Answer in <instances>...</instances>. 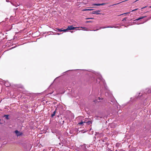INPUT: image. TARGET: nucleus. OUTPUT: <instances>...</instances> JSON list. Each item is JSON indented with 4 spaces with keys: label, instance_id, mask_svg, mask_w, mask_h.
Here are the masks:
<instances>
[{
    "label": "nucleus",
    "instance_id": "1",
    "mask_svg": "<svg viewBox=\"0 0 151 151\" xmlns=\"http://www.w3.org/2000/svg\"><path fill=\"white\" fill-rule=\"evenodd\" d=\"M15 132L16 133V135L17 136H20V135H21L22 134V132H19V131H18L17 130H15Z\"/></svg>",
    "mask_w": 151,
    "mask_h": 151
},
{
    "label": "nucleus",
    "instance_id": "2",
    "mask_svg": "<svg viewBox=\"0 0 151 151\" xmlns=\"http://www.w3.org/2000/svg\"><path fill=\"white\" fill-rule=\"evenodd\" d=\"M75 28L73 27L72 25H71L67 27V29L68 30H73L75 29Z\"/></svg>",
    "mask_w": 151,
    "mask_h": 151
},
{
    "label": "nucleus",
    "instance_id": "3",
    "mask_svg": "<svg viewBox=\"0 0 151 151\" xmlns=\"http://www.w3.org/2000/svg\"><path fill=\"white\" fill-rule=\"evenodd\" d=\"M100 12V11L99 10V11L93 12L92 13V14H96L97 15L101 14L99 13V12Z\"/></svg>",
    "mask_w": 151,
    "mask_h": 151
},
{
    "label": "nucleus",
    "instance_id": "4",
    "mask_svg": "<svg viewBox=\"0 0 151 151\" xmlns=\"http://www.w3.org/2000/svg\"><path fill=\"white\" fill-rule=\"evenodd\" d=\"M146 17V16H143V17H140L139 18H138L135 19V20H134V21H138V20H140V19H142L143 18H144L145 17Z\"/></svg>",
    "mask_w": 151,
    "mask_h": 151
},
{
    "label": "nucleus",
    "instance_id": "5",
    "mask_svg": "<svg viewBox=\"0 0 151 151\" xmlns=\"http://www.w3.org/2000/svg\"><path fill=\"white\" fill-rule=\"evenodd\" d=\"M56 110L55 109V110L53 112V114H51V116L52 117H53V116L55 115L56 112Z\"/></svg>",
    "mask_w": 151,
    "mask_h": 151
},
{
    "label": "nucleus",
    "instance_id": "6",
    "mask_svg": "<svg viewBox=\"0 0 151 151\" xmlns=\"http://www.w3.org/2000/svg\"><path fill=\"white\" fill-rule=\"evenodd\" d=\"M81 28H83V30H85V31H89V30L86 27H81Z\"/></svg>",
    "mask_w": 151,
    "mask_h": 151
},
{
    "label": "nucleus",
    "instance_id": "7",
    "mask_svg": "<svg viewBox=\"0 0 151 151\" xmlns=\"http://www.w3.org/2000/svg\"><path fill=\"white\" fill-rule=\"evenodd\" d=\"M86 123L90 125V124L92 123V122L90 121H88Z\"/></svg>",
    "mask_w": 151,
    "mask_h": 151
},
{
    "label": "nucleus",
    "instance_id": "8",
    "mask_svg": "<svg viewBox=\"0 0 151 151\" xmlns=\"http://www.w3.org/2000/svg\"><path fill=\"white\" fill-rule=\"evenodd\" d=\"M93 6H100V4H94L93 5Z\"/></svg>",
    "mask_w": 151,
    "mask_h": 151
},
{
    "label": "nucleus",
    "instance_id": "9",
    "mask_svg": "<svg viewBox=\"0 0 151 151\" xmlns=\"http://www.w3.org/2000/svg\"><path fill=\"white\" fill-rule=\"evenodd\" d=\"M93 10V9H84V10H83V11H87V10L91 11V10Z\"/></svg>",
    "mask_w": 151,
    "mask_h": 151
},
{
    "label": "nucleus",
    "instance_id": "10",
    "mask_svg": "<svg viewBox=\"0 0 151 151\" xmlns=\"http://www.w3.org/2000/svg\"><path fill=\"white\" fill-rule=\"evenodd\" d=\"M67 30H68V29H67V28L66 29H64L63 30H62V31L64 32H66Z\"/></svg>",
    "mask_w": 151,
    "mask_h": 151
},
{
    "label": "nucleus",
    "instance_id": "11",
    "mask_svg": "<svg viewBox=\"0 0 151 151\" xmlns=\"http://www.w3.org/2000/svg\"><path fill=\"white\" fill-rule=\"evenodd\" d=\"M4 116H6V119H9L8 115H4Z\"/></svg>",
    "mask_w": 151,
    "mask_h": 151
},
{
    "label": "nucleus",
    "instance_id": "12",
    "mask_svg": "<svg viewBox=\"0 0 151 151\" xmlns=\"http://www.w3.org/2000/svg\"><path fill=\"white\" fill-rule=\"evenodd\" d=\"M127 19V18L126 17H125L122 19V21H126V20Z\"/></svg>",
    "mask_w": 151,
    "mask_h": 151
},
{
    "label": "nucleus",
    "instance_id": "13",
    "mask_svg": "<svg viewBox=\"0 0 151 151\" xmlns=\"http://www.w3.org/2000/svg\"><path fill=\"white\" fill-rule=\"evenodd\" d=\"M138 9V8H137V9H134V10H132L131 11V12H133L134 11H136V10H137Z\"/></svg>",
    "mask_w": 151,
    "mask_h": 151
},
{
    "label": "nucleus",
    "instance_id": "14",
    "mask_svg": "<svg viewBox=\"0 0 151 151\" xmlns=\"http://www.w3.org/2000/svg\"><path fill=\"white\" fill-rule=\"evenodd\" d=\"M107 28L106 27H101L99 29H101V28L104 29V28Z\"/></svg>",
    "mask_w": 151,
    "mask_h": 151
},
{
    "label": "nucleus",
    "instance_id": "15",
    "mask_svg": "<svg viewBox=\"0 0 151 151\" xmlns=\"http://www.w3.org/2000/svg\"><path fill=\"white\" fill-rule=\"evenodd\" d=\"M106 4V3H101V4H100V6L101 5H105Z\"/></svg>",
    "mask_w": 151,
    "mask_h": 151
},
{
    "label": "nucleus",
    "instance_id": "16",
    "mask_svg": "<svg viewBox=\"0 0 151 151\" xmlns=\"http://www.w3.org/2000/svg\"><path fill=\"white\" fill-rule=\"evenodd\" d=\"M88 119L87 118H86L85 119V121L84 122H83L84 123H86V122L87 121V119Z\"/></svg>",
    "mask_w": 151,
    "mask_h": 151
},
{
    "label": "nucleus",
    "instance_id": "17",
    "mask_svg": "<svg viewBox=\"0 0 151 151\" xmlns=\"http://www.w3.org/2000/svg\"><path fill=\"white\" fill-rule=\"evenodd\" d=\"M58 31H59V32H62V30H62V29H58Z\"/></svg>",
    "mask_w": 151,
    "mask_h": 151
},
{
    "label": "nucleus",
    "instance_id": "18",
    "mask_svg": "<svg viewBox=\"0 0 151 151\" xmlns=\"http://www.w3.org/2000/svg\"><path fill=\"white\" fill-rule=\"evenodd\" d=\"M83 122H80L79 123V124H82L83 123Z\"/></svg>",
    "mask_w": 151,
    "mask_h": 151
},
{
    "label": "nucleus",
    "instance_id": "19",
    "mask_svg": "<svg viewBox=\"0 0 151 151\" xmlns=\"http://www.w3.org/2000/svg\"><path fill=\"white\" fill-rule=\"evenodd\" d=\"M130 13V12H129V13H126L123 14H121L119 16L122 15H123V14H127V13Z\"/></svg>",
    "mask_w": 151,
    "mask_h": 151
},
{
    "label": "nucleus",
    "instance_id": "20",
    "mask_svg": "<svg viewBox=\"0 0 151 151\" xmlns=\"http://www.w3.org/2000/svg\"><path fill=\"white\" fill-rule=\"evenodd\" d=\"M99 29H96V30H93L94 31H96L97 30H99Z\"/></svg>",
    "mask_w": 151,
    "mask_h": 151
},
{
    "label": "nucleus",
    "instance_id": "21",
    "mask_svg": "<svg viewBox=\"0 0 151 151\" xmlns=\"http://www.w3.org/2000/svg\"><path fill=\"white\" fill-rule=\"evenodd\" d=\"M146 7H147V6H145V7H143V8H142V9H143V8H146Z\"/></svg>",
    "mask_w": 151,
    "mask_h": 151
},
{
    "label": "nucleus",
    "instance_id": "22",
    "mask_svg": "<svg viewBox=\"0 0 151 151\" xmlns=\"http://www.w3.org/2000/svg\"><path fill=\"white\" fill-rule=\"evenodd\" d=\"M90 19H93V18H89Z\"/></svg>",
    "mask_w": 151,
    "mask_h": 151
},
{
    "label": "nucleus",
    "instance_id": "23",
    "mask_svg": "<svg viewBox=\"0 0 151 151\" xmlns=\"http://www.w3.org/2000/svg\"><path fill=\"white\" fill-rule=\"evenodd\" d=\"M6 1L7 2H8L9 1V0H6Z\"/></svg>",
    "mask_w": 151,
    "mask_h": 151
},
{
    "label": "nucleus",
    "instance_id": "24",
    "mask_svg": "<svg viewBox=\"0 0 151 151\" xmlns=\"http://www.w3.org/2000/svg\"><path fill=\"white\" fill-rule=\"evenodd\" d=\"M119 145V144H116V145L117 146V145Z\"/></svg>",
    "mask_w": 151,
    "mask_h": 151
},
{
    "label": "nucleus",
    "instance_id": "25",
    "mask_svg": "<svg viewBox=\"0 0 151 151\" xmlns=\"http://www.w3.org/2000/svg\"><path fill=\"white\" fill-rule=\"evenodd\" d=\"M86 19H90L89 18H86Z\"/></svg>",
    "mask_w": 151,
    "mask_h": 151
},
{
    "label": "nucleus",
    "instance_id": "26",
    "mask_svg": "<svg viewBox=\"0 0 151 151\" xmlns=\"http://www.w3.org/2000/svg\"><path fill=\"white\" fill-rule=\"evenodd\" d=\"M151 92V91H148V93H149V92Z\"/></svg>",
    "mask_w": 151,
    "mask_h": 151
},
{
    "label": "nucleus",
    "instance_id": "27",
    "mask_svg": "<svg viewBox=\"0 0 151 151\" xmlns=\"http://www.w3.org/2000/svg\"><path fill=\"white\" fill-rule=\"evenodd\" d=\"M86 22H89V21H87Z\"/></svg>",
    "mask_w": 151,
    "mask_h": 151
},
{
    "label": "nucleus",
    "instance_id": "28",
    "mask_svg": "<svg viewBox=\"0 0 151 151\" xmlns=\"http://www.w3.org/2000/svg\"><path fill=\"white\" fill-rule=\"evenodd\" d=\"M115 4L113 5H116V4Z\"/></svg>",
    "mask_w": 151,
    "mask_h": 151
},
{
    "label": "nucleus",
    "instance_id": "29",
    "mask_svg": "<svg viewBox=\"0 0 151 151\" xmlns=\"http://www.w3.org/2000/svg\"><path fill=\"white\" fill-rule=\"evenodd\" d=\"M57 34H58V35H59V33H57Z\"/></svg>",
    "mask_w": 151,
    "mask_h": 151
},
{
    "label": "nucleus",
    "instance_id": "30",
    "mask_svg": "<svg viewBox=\"0 0 151 151\" xmlns=\"http://www.w3.org/2000/svg\"><path fill=\"white\" fill-rule=\"evenodd\" d=\"M149 7H150V8H151V6H149Z\"/></svg>",
    "mask_w": 151,
    "mask_h": 151
},
{
    "label": "nucleus",
    "instance_id": "31",
    "mask_svg": "<svg viewBox=\"0 0 151 151\" xmlns=\"http://www.w3.org/2000/svg\"><path fill=\"white\" fill-rule=\"evenodd\" d=\"M102 117H100V118H102Z\"/></svg>",
    "mask_w": 151,
    "mask_h": 151
}]
</instances>
